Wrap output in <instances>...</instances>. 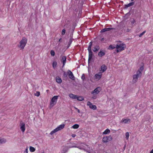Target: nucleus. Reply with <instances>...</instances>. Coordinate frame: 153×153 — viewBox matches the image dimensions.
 <instances>
[{"label": "nucleus", "instance_id": "nucleus-12", "mask_svg": "<svg viewBox=\"0 0 153 153\" xmlns=\"http://www.w3.org/2000/svg\"><path fill=\"white\" fill-rule=\"evenodd\" d=\"M134 2H131L127 4H126L124 5V9H127L128 7H130L131 6H133L134 4Z\"/></svg>", "mask_w": 153, "mask_h": 153}, {"label": "nucleus", "instance_id": "nucleus-42", "mask_svg": "<svg viewBox=\"0 0 153 153\" xmlns=\"http://www.w3.org/2000/svg\"><path fill=\"white\" fill-rule=\"evenodd\" d=\"M106 29H105V28H104V29H102L101 31H100V32L101 33H103V32H106Z\"/></svg>", "mask_w": 153, "mask_h": 153}, {"label": "nucleus", "instance_id": "nucleus-31", "mask_svg": "<svg viewBox=\"0 0 153 153\" xmlns=\"http://www.w3.org/2000/svg\"><path fill=\"white\" fill-rule=\"evenodd\" d=\"M93 56H88V63L89 64L90 62L93 59Z\"/></svg>", "mask_w": 153, "mask_h": 153}, {"label": "nucleus", "instance_id": "nucleus-22", "mask_svg": "<svg viewBox=\"0 0 153 153\" xmlns=\"http://www.w3.org/2000/svg\"><path fill=\"white\" fill-rule=\"evenodd\" d=\"M88 56H93L94 54L92 51L91 49H88Z\"/></svg>", "mask_w": 153, "mask_h": 153}, {"label": "nucleus", "instance_id": "nucleus-15", "mask_svg": "<svg viewBox=\"0 0 153 153\" xmlns=\"http://www.w3.org/2000/svg\"><path fill=\"white\" fill-rule=\"evenodd\" d=\"M69 96L71 98L74 99H76V98H77V95L72 94H70Z\"/></svg>", "mask_w": 153, "mask_h": 153}, {"label": "nucleus", "instance_id": "nucleus-13", "mask_svg": "<svg viewBox=\"0 0 153 153\" xmlns=\"http://www.w3.org/2000/svg\"><path fill=\"white\" fill-rule=\"evenodd\" d=\"M105 55V53L103 51L101 50L98 53V55L99 56L101 57Z\"/></svg>", "mask_w": 153, "mask_h": 153}, {"label": "nucleus", "instance_id": "nucleus-34", "mask_svg": "<svg viewBox=\"0 0 153 153\" xmlns=\"http://www.w3.org/2000/svg\"><path fill=\"white\" fill-rule=\"evenodd\" d=\"M126 138L127 140L129 137V133L128 132H126L125 134Z\"/></svg>", "mask_w": 153, "mask_h": 153}, {"label": "nucleus", "instance_id": "nucleus-56", "mask_svg": "<svg viewBox=\"0 0 153 153\" xmlns=\"http://www.w3.org/2000/svg\"><path fill=\"white\" fill-rule=\"evenodd\" d=\"M132 1H133L134 0H131Z\"/></svg>", "mask_w": 153, "mask_h": 153}, {"label": "nucleus", "instance_id": "nucleus-20", "mask_svg": "<svg viewBox=\"0 0 153 153\" xmlns=\"http://www.w3.org/2000/svg\"><path fill=\"white\" fill-rule=\"evenodd\" d=\"M100 47L99 46H97L94 48V50H93V51L95 52H97L100 49Z\"/></svg>", "mask_w": 153, "mask_h": 153}, {"label": "nucleus", "instance_id": "nucleus-2", "mask_svg": "<svg viewBox=\"0 0 153 153\" xmlns=\"http://www.w3.org/2000/svg\"><path fill=\"white\" fill-rule=\"evenodd\" d=\"M27 42V39L25 37H23L22 38L20 42V45L18 46L21 49H23L25 46Z\"/></svg>", "mask_w": 153, "mask_h": 153}, {"label": "nucleus", "instance_id": "nucleus-32", "mask_svg": "<svg viewBox=\"0 0 153 153\" xmlns=\"http://www.w3.org/2000/svg\"><path fill=\"white\" fill-rule=\"evenodd\" d=\"M30 152H33L35 151V149L32 146H30Z\"/></svg>", "mask_w": 153, "mask_h": 153}, {"label": "nucleus", "instance_id": "nucleus-23", "mask_svg": "<svg viewBox=\"0 0 153 153\" xmlns=\"http://www.w3.org/2000/svg\"><path fill=\"white\" fill-rule=\"evenodd\" d=\"M110 131L109 129H107L105 130L104 132L103 133V134H109L110 133Z\"/></svg>", "mask_w": 153, "mask_h": 153}, {"label": "nucleus", "instance_id": "nucleus-54", "mask_svg": "<svg viewBox=\"0 0 153 153\" xmlns=\"http://www.w3.org/2000/svg\"><path fill=\"white\" fill-rule=\"evenodd\" d=\"M104 38H102V39H101V41H103V40H104Z\"/></svg>", "mask_w": 153, "mask_h": 153}, {"label": "nucleus", "instance_id": "nucleus-55", "mask_svg": "<svg viewBox=\"0 0 153 153\" xmlns=\"http://www.w3.org/2000/svg\"><path fill=\"white\" fill-rule=\"evenodd\" d=\"M125 147H126V146L125 145V146H124V149H125Z\"/></svg>", "mask_w": 153, "mask_h": 153}, {"label": "nucleus", "instance_id": "nucleus-48", "mask_svg": "<svg viewBox=\"0 0 153 153\" xmlns=\"http://www.w3.org/2000/svg\"><path fill=\"white\" fill-rule=\"evenodd\" d=\"M75 109L77 110V112L78 113H80V111L79 109H78L77 108H75Z\"/></svg>", "mask_w": 153, "mask_h": 153}, {"label": "nucleus", "instance_id": "nucleus-35", "mask_svg": "<svg viewBox=\"0 0 153 153\" xmlns=\"http://www.w3.org/2000/svg\"><path fill=\"white\" fill-rule=\"evenodd\" d=\"M92 42H91L89 43V45L88 46V49H91V48L92 45Z\"/></svg>", "mask_w": 153, "mask_h": 153}, {"label": "nucleus", "instance_id": "nucleus-57", "mask_svg": "<svg viewBox=\"0 0 153 153\" xmlns=\"http://www.w3.org/2000/svg\"><path fill=\"white\" fill-rule=\"evenodd\" d=\"M110 26L111 27V25H110Z\"/></svg>", "mask_w": 153, "mask_h": 153}, {"label": "nucleus", "instance_id": "nucleus-47", "mask_svg": "<svg viewBox=\"0 0 153 153\" xmlns=\"http://www.w3.org/2000/svg\"><path fill=\"white\" fill-rule=\"evenodd\" d=\"M24 153H28V149L26 148L24 152Z\"/></svg>", "mask_w": 153, "mask_h": 153}, {"label": "nucleus", "instance_id": "nucleus-3", "mask_svg": "<svg viewBox=\"0 0 153 153\" xmlns=\"http://www.w3.org/2000/svg\"><path fill=\"white\" fill-rule=\"evenodd\" d=\"M58 97V96H55L52 98L50 102V105L51 107H53L56 104Z\"/></svg>", "mask_w": 153, "mask_h": 153}, {"label": "nucleus", "instance_id": "nucleus-19", "mask_svg": "<svg viewBox=\"0 0 153 153\" xmlns=\"http://www.w3.org/2000/svg\"><path fill=\"white\" fill-rule=\"evenodd\" d=\"M6 142V140L4 138H0V144L5 143Z\"/></svg>", "mask_w": 153, "mask_h": 153}, {"label": "nucleus", "instance_id": "nucleus-44", "mask_svg": "<svg viewBox=\"0 0 153 153\" xmlns=\"http://www.w3.org/2000/svg\"><path fill=\"white\" fill-rule=\"evenodd\" d=\"M144 69V67L143 66H141L140 67V68L138 70H140L141 71V72L142 71H143Z\"/></svg>", "mask_w": 153, "mask_h": 153}, {"label": "nucleus", "instance_id": "nucleus-52", "mask_svg": "<svg viewBox=\"0 0 153 153\" xmlns=\"http://www.w3.org/2000/svg\"><path fill=\"white\" fill-rule=\"evenodd\" d=\"M62 39L61 38H60L59 40V42H61L62 41Z\"/></svg>", "mask_w": 153, "mask_h": 153}, {"label": "nucleus", "instance_id": "nucleus-24", "mask_svg": "<svg viewBox=\"0 0 153 153\" xmlns=\"http://www.w3.org/2000/svg\"><path fill=\"white\" fill-rule=\"evenodd\" d=\"M105 29H106V31H109L111 30H116V28H111V27H109V28H105Z\"/></svg>", "mask_w": 153, "mask_h": 153}, {"label": "nucleus", "instance_id": "nucleus-9", "mask_svg": "<svg viewBox=\"0 0 153 153\" xmlns=\"http://www.w3.org/2000/svg\"><path fill=\"white\" fill-rule=\"evenodd\" d=\"M107 69V67L105 65H102L100 68V72L103 73L105 72Z\"/></svg>", "mask_w": 153, "mask_h": 153}, {"label": "nucleus", "instance_id": "nucleus-33", "mask_svg": "<svg viewBox=\"0 0 153 153\" xmlns=\"http://www.w3.org/2000/svg\"><path fill=\"white\" fill-rule=\"evenodd\" d=\"M68 148H64L62 152V153H65L66 152L68 151Z\"/></svg>", "mask_w": 153, "mask_h": 153}, {"label": "nucleus", "instance_id": "nucleus-4", "mask_svg": "<svg viewBox=\"0 0 153 153\" xmlns=\"http://www.w3.org/2000/svg\"><path fill=\"white\" fill-rule=\"evenodd\" d=\"M112 138L110 135L109 136L104 137L102 139V142L104 143H106L109 141L112 140Z\"/></svg>", "mask_w": 153, "mask_h": 153}, {"label": "nucleus", "instance_id": "nucleus-36", "mask_svg": "<svg viewBox=\"0 0 153 153\" xmlns=\"http://www.w3.org/2000/svg\"><path fill=\"white\" fill-rule=\"evenodd\" d=\"M51 54L52 56H54L55 55V53L54 51L52 50L51 51Z\"/></svg>", "mask_w": 153, "mask_h": 153}, {"label": "nucleus", "instance_id": "nucleus-29", "mask_svg": "<svg viewBox=\"0 0 153 153\" xmlns=\"http://www.w3.org/2000/svg\"><path fill=\"white\" fill-rule=\"evenodd\" d=\"M115 48H116V47H115L112 45H110L109 46L108 49V50H111L114 49Z\"/></svg>", "mask_w": 153, "mask_h": 153}, {"label": "nucleus", "instance_id": "nucleus-40", "mask_svg": "<svg viewBox=\"0 0 153 153\" xmlns=\"http://www.w3.org/2000/svg\"><path fill=\"white\" fill-rule=\"evenodd\" d=\"M68 75V71L67 73L65 71L64 72L63 76L65 77H67Z\"/></svg>", "mask_w": 153, "mask_h": 153}, {"label": "nucleus", "instance_id": "nucleus-43", "mask_svg": "<svg viewBox=\"0 0 153 153\" xmlns=\"http://www.w3.org/2000/svg\"><path fill=\"white\" fill-rule=\"evenodd\" d=\"M106 29H105V28H104V29H102L101 31H100V32L101 33H103V32H106Z\"/></svg>", "mask_w": 153, "mask_h": 153}, {"label": "nucleus", "instance_id": "nucleus-41", "mask_svg": "<svg viewBox=\"0 0 153 153\" xmlns=\"http://www.w3.org/2000/svg\"><path fill=\"white\" fill-rule=\"evenodd\" d=\"M81 79H82L83 80H84L85 79V74H83L81 76Z\"/></svg>", "mask_w": 153, "mask_h": 153}, {"label": "nucleus", "instance_id": "nucleus-49", "mask_svg": "<svg viewBox=\"0 0 153 153\" xmlns=\"http://www.w3.org/2000/svg\"><path fill=\"white\" fill-rule=\"evenodd\" d=\"M130 31V30L128 28H127L126 30V32H129Z\"/></svg>", "mask_w": 153, "mask_h": 153}, {"label": "nucleus", "instance_id": "nucleus-16", "mask_svg": "<svg viewBox=\"0 0 153 153\" xmlns=\"http://www.w3.org/2000/svg\"><path fill=\"white\" fill-rule=\"evenodd\" d=\"M56 81L58 83H61L62 82L61 79L59 76L56 77Z\"/></svg>", "mask_w": 153, "mask_h": 153}, {"label": "nucleus", "instance_id": "nucleus-8", "mask_svg": "<svg viewBox=\"0 0 153 153\" xmlns=\"http://www.w3.org/2000/svg\"><path fill=\"white\" fill-rule=\"evenodd\" d=\"M102 72H99L98 74H96L94 76L95 79L97 80H99L102 77Z\"/></svg>", "mask_w": 153, "mask_h": 153}, {"label": "nucleus", "instance_id": "nucleus-39", "mask_svg": "<svg viewBox=\"0 0 153 153\" xmlns=\"http://www.w3.org/2000/svg\"><path fill=\"white\" fill-rule=\"evenodd\" d=\"M146 31H145L140 33L139 36V37H141L146 33Z\"/></svg>", "mask_w": 153, "mask_h": 153}, {"label": "nucleus", "instance_id": "nucleus-11", "mask_svg": "<svg viewBox=\"0 0 153 153\" xmlns=\"http://www.w3.org/2000/svg\"><path fill=\"white\" fill-rule=\"evenodd\" d=\"M139 76H137V75L135 74L133 76V79L132 80V82L133 83H136L137 80V79Z\"/></svg>", "mask_w": 153, "mask_h": 153}, {"label": "nucleus", "instance_id": "nucleus-14", "mask_svg": "<svg viewBox=\"0 0 153 153\" xmlns=\"http://www.w3.org/2000/svg\"><path fill=\"white\" fill-rule=\"evenodd\" d=\"M65 126V125L64 124H61L60 125L56 128L58 131L64 128Z\"/></svg>", "mask_w": 153, "mask_h": 153}, {"label": "nucleus", "instance_id": "nucleus-27", "mask_svg": "<svg viewBox=\"0 0 153 153\" xmlns=\"http://www.w3.org/2000/svg\"><path fill=\"white\" fill-rule=\"evenodd\" d=\"M137 76L140 77L141 75V72L140 70H138L137 72Z\"/></svg>", "mask_w": 153, "mask_h": 153}, {"label": "nucleus", "instance_id": "nucleus-50", "mask_svg": "<svg viewBox=\"0 0 153 153\" xmlns=\"http://www.w3.org/2000/svg\"><path fill=\"white\" fill-rule=\"evenodd\" d=\"M76 135L75 134H72V136L73 137H74L76 136Z\"/></svg>", "mask_w": 153, "mask_h": 153}, {"label": "nucleus", "instance_id": "nucleus-7", "mask_svg": "<svg viewBox=\"0 0 153 153\" xmlns=\"http://www.w3.org/2000/svg\"><path fill=\"white\" fill-rule=\"evenodd\" d=\"M68 74L69 77L70 79L73 80H74L75 79V77L74 76L73 73L70 70H68Z\"/></svg>", "mask_w": 153, "mask_h": 153}, {"label": "nucleus", "instance_id": "nucleus-26", "mask_svg": "<svg viewBox=\"0 0 153 153\" xmlns=\"http://www.w3.org/2000/svg\"><path fill=\"white\" fill-rule=\"evenodd\" d=\"M79 127V125L78 124H75L72 126V128L74 129H77Z\"/></svg>", "mask_w": 153, "mask_h": 153}, {"label": "nucleus", "instance_id": "nucleus-25", "mask_svg": "<svg viewBox=\"0 0 153 153\" xmlns=\"http://www.w3.org/2000/svg\"><path fill=\"white\" fill-rule=\"evenodd\" d=\"M58 131V130L57 128H56L55 129H54L53 131H52L50 133V134L51 135H52L54 133H55L56 132H57Z\"/></svg>", "mask_w": 153, "mask_h": 153}, {"label": "nucleus", "instance_id": "nucleus-1", "mask_svg": "<svg viewBox=\"0 0 153 153\" xmlns=\"http://www.w3.org/2000/svg\"><path fill=\"white\" fill-rule=\"evenodd\" d=\"M126 47V45L123 44H121L119 45L117 44L116 46V51L117 53L124 50Z\"/></svg>", "mask_w": 153, "mask_h": 153}, {"label": "nucleus", "instance_id": "nucleus-46", "mask_svg": "<svg viewBox=\"0 0 153 153\" xmlns=\"http://www.w3.org/2000/svg\"><path fill=\"white\" fill-rule=\"evenodd\" d=\"M94 95L92 97V98L93 99H95L97 98V96Z\"/></svg>", "mask_w": 153, "mask_h": 153}, {"label": "nucleus", "instance_id": "nucleus-18", "mask_svg": "<svg viewBox=\"0 0 153 153\" xmlns=\"http://www.w3.org/2000/svg\"><path fill=\"white\" fill-rule=\"evenodd\" d=\"M76 99L79 101H82L84 100V98L82 97L77 96V98H76Z\"/></svg>", "mask_w": 153, "mask_h": 153}, {"label": "nucleus", "instance_id": "nucleus-17", "mask_svg": "<svg viewBox=\"0 0 153 153\" xmlns=\"http://www.w3.org/2000/svg\"><path fill=\"white\" fill-rule=\"evenodd\" d=\"M130 121V120L129 119H122V122L124 123H128V122H129Z\"/></svg>", "mask_w": 153, "mask_h": 153}, {"label": "nucleus", "instance_id": "nucleus-45", "mask_svg": "<svg viewBox=\"0 0 153 153\" xmlns=\"http://www.w3.org/2000/svg\"><path fill=\"white\" fill-rule=\"evenodd\" d=\"M92 103L88 101L87 102V105H89L90 107V106H91V105H92Z\"/></svg>", "mask_w": 153, "mask_h": 153}, {"label": "nucleus", "instance_id": "nucleus-10", "mask_svg": "<svg viewBox=\"0 0 153 153\" xmlns=\"http://www.w3.org/2000/svg\"><path fill=\"white\" fill-rule=\"evenodd\" d=\"M25 129V124L22 123H20V129L22 132H24Z\"/></svg>", "mask_w": 153, "mask_h": 153}, {"label": "nucleus", "instance_id": "nucleus-5", "mask_svg": "<svg viewBox=\"0 0 153 153\" xmlns=\"http://www.w3.org/2000/svg\"><path fill=\"white\" fill-rule=\"evenodd\" d=\"M101 90L100 87H97L91 92V94L93 95L97 94L101 91Z\"/></svg>", "mask_w": 153, "mask_h": 153}, {"label": "nucleus", "instance_id": "nucleus-51", "mask_svg": "<svg viewBox=\"0 0 153 153\" xmlns=\"http://www.w3.org/2000/svg\"><path fill=\"white\" fill-rule=\"evenodd\" d=\"M134 22H135V20H134L132 22H131V24H133L134 23Z\"/></svg>", "mask_w": 153, "mask_h": 153}, {"label": "nucleus", "instance_id": "nucleus-38", "mask_svg": "<svg viewBox=\"0 0 153 153\" xmlns=\"http://www.w3.org/2000/svg\"><path fill=\"white\" fill-rule=\"evenodd\" d=\"M65 32H66L65 30V29H63L62 30V33H61L62 35V36L64 35L65 34Z\"/></svg>", "mask_w": 153, "mask_h": 153}, {"label": "nucleus", "instance_id": "nucleus-30", "mask_svg": "<svg viewBox=\"0 0 153 153\" xmlns=\"http://www.w3.org/2000/svg\"><path fill=\"white\" fill-rule=\"evenodd\" d=\"M57 65V62L56 61L53 62L52 63L53 67L54 68L56 67Z\"/></svg>", "mask_w": 153, "mask_h": 153}, {"label": "nucleus", "instance_id": "nucleus-28", "mask_svg": "<svg viewBox=\"0 0 153 153\" xmlns=\"http://www.w3.org/2000/svg\"><path fill=\"white\" fill-rule=\"evenodd\" d=\"M90 108L92 109L93 110H96L97 109L96 106L92 104L91 106H90Z\"/></svg>", "mask_w": 153, "mask_h": 153}, {"label": "nucleus", "instance_id": "nucleus-37", "mask_svg": "<svg viewBox=\"0 0 153 153\" xmlns=\"http://www.w3.org/2000/svg\"><path fill=\"white\" fill-rule=\"evenodd\" d=\"M34 95L37 97H39L40 95V93L39 91H37L36 92V93Z\"/></svg>", "mask_w": 153, "mask_h": 153}, {"label": "nucleus", "instance_id": "nucleus-6", "mask_svg": "<svg viewBox=\"0 0 153 153\" xmlns=\"http://www.w3.org/2000/svg\"><path fill=\"white\" fill-rule=\"evenodd\" d=\"M60 57H61V58L60 59V61L63 64L62 67H64L66 62L67 58L65 56H60Z\"/></svg>", "mask_w": 153, "mask_h": 153}, {"label": "nucleus", "instance_id": "nucleus-53", "mask_svg": "<svg viewBox=\"0 0 153 153\" xmlns=\"http://www.w3.org/2000/svg\"><path fill=\"white\" fill-rule=\"evenodd\" d=\"M150 153H153V149L151 151Z\"/></svg>", "mask_w": 153, "mask_h": 153}, {"label": "nucleus", "instance_id": "nucleus-21", "mask_svg": "<svg viewBox=\"0 0 153 153\" xmlns=\"http://www.w3.org/2000/svg\"><path fill=\"white\" fill-rule=\"evenodd\" d=\"M72 42V37L70 38L69 41L68 42V44L67 45V48H68L70 46Z\"/></svg>", "mask_w": 153, "mask_h": 153}]
</instances>
